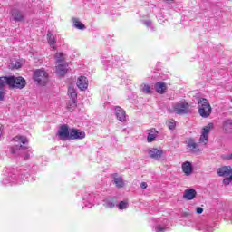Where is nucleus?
Instances as JSON below:
<instances>
[{
    "label": "nucleus",
    "instance_id": "obj_1",
    "mask_svg": "<svg viewBox=\"0 0 232 232\" xmlns=\"http://www.w3.org/2000/svg\"><path fill=\"white\" fill-rule=\"evenodd\" d=\"M9 88H17L18 90H23L26 87V80L22 76H2L0 77V89L5 88V86ZM0 101H5V92L0 90Z\"/></svg>",
    "mask_w": 232,
    "mask_h": 232
},
{
    "label": "nucleus",
    "instance_id": "obj_2",
    "mask_svg": "<svg viewBox=\"0 0 232 232\" xmlns=\"http://www.w3.org/2000/svg\"><path fill=\"white\" fill-rule=\"evenodd\" d=\"M191 111V104L186 101L178 102L170 110V113H176V115H188Z\"/></svg>",
    "mask_w": 232,
    "mask_h": 232
},
{
    "label": "nucleus",
    "instance_id": "obj_3",
    "mask_svg": "<svg viewBox=\"0 0 232 232\" xmlns=\"http://www.w3.org/2000/svg\"><path fill=\"white\" fill-rule=\"evenodd\" d=\"M198 110L200 117H202L203 119H208V117H210L211 112L213 111V108H211L209 101L206 98L198 100Z\"/></svg>",
    "mask_w": 232,
    "mask_h": 232
},
{
    "label": "nucleus",
    "instance_id": "obj_4",
    "mask_svg": "<svg viewBox=\"0 0 232 232\" xmlns=\"http://www.w3.org/2000/svg\"><path fill=\"white\" fill-rule=\"evenodd\" d=\"M218 177H227L223 179V184L225 186H229L232 182V167L231 166H223L217 169Z\"/></svg>",
    "mask_w": 232,
    "mask_h": 232
},
{
    "label": "nucleus",
    "instance_id": "obj_5",
    "mask_svg": "<svg viewBox=\"0 0 232 232\" xmlns=\"http://www.w3.org/2000/svg\"><path fill=\"white\" fill-rule=\"evenodd\" d=\"M215 128V124L213 122L208 123L207 126L202 128L201 135L199 138V144H203L206 146L208 142H209V133H211V130Z\"/></svg>",
    "mask_w": 232,
    "mask_h": 232
},
{
    "label": "nucleus",
    "instance_id": "obj_6",
    "mask_svg": "<svg viewBox=\"0 0 232 232\" xmlns=\"http://www.w3.org/2000/svg\"><path fill=\"white\" fill-rule=\"evenodd\" d=\"M34 79L40 86H44L48 82V72L44 69H38L34 73Z\"/></svg>",
    "mask_w": 232,
    "mask_h": 232
},
{
    "label": "nucleus",
    "instance_id": "obj_7",
    "mask_svg": "<svg viewBox=\"0 0 232 232\" xmlns=\"http://www.w3.org/2000/svg\"><path fill=\"white\" fill-rule=\"evenodd\" d=\"M57 135L61 140H70V130L67 124H63L58 130Z\"/></svg>",
    "mask_w": 232,
    "mask_h": 232
},
{
    "label": "nucleus",
    "instance_id": "obj_8",
    "mask_svg": "<svg viewBox=\"0 0 232 232\" xmlns=\"http://www.w3.org/2000/svg\"><path fill=\"white\" fill-rule=\"evenodd\" d=\"M84 137H86V133L83 130L75 128L70 129L69 140L84 139Z\"/></svg>",
    "mask_w": 232,
    "mask_h": 232
},
{
    "label": "nucleus",
    "instance_id": "obj_9",
    "mask_svg": "<svg viewBox=\"0 0 232 232\" xmlns=\"http://www.w3.org/2000/svg\"><path fill=\"white\" fill-rule=\"evenodd\" d=\"M148 153L150 159H154V160H160V159H162V155L164 154V150L162 148H151L148 150Z\"/></svg>",
    "mask_w": 232,
    "mask_h": 232
},
{
    "label": "nucleus",
    "instance_id": "obj_10",
    "mask_svg": "<svg viewBox=\"0 0 232 232\" xmlns=\"http://www.w3.org/2000/svg\"><path fill=\"white\" fill-rule=\"evenodd\" d=\"M187 150H188V151H191L192 153H198V151H200L198 143H197L195 139L192 138L188 139L187 142Z\"/></svg>",
    "mask_w": 232,
    "mask_h": 232
},
{
    "label": "nucleus",
    "instance_id": "obj_11",
    "mask_svg": "<svg viewBox=\"0 0 232 232\" xmlns=\"http://www.w3.org/2000/svg\"><path fill=\"white\" fill-rule=\"evenodd\" d=\"M114 110L116 119H118L120 122H126V111H124L121 106H116Z\"/></svg>",
    "mask_w": 232,
    "mask_h": 232
},
{
    "label": "nucleus",
    "instance_id": "obj_12",
    "mask_svg": "<svg viewBox=\"0 0 232 232\" xmlns=\"http://www.w3.org/2000/svg\"><path fill=\"white\" fill-rule=\"evenodd\" d=\"M181 169L186 177H189L193 173V165L189 161H185L181 165Z\"/></svg>",
    "mask_w": 232,
    "mask_h": 232
},
{
    "label": "nucleus",
    "instance_id": "obj_13",
    "mask_svg": "<svg viewBox=\"0 0 232 232\" xmlns=\"http://www.w3.org/2000/svg\"><path fill=\"white\" fill-rule=\"evenodd\" d=\"M88 78L86 76H80L77 81V87L79 90L84 91L88 89Z\"/></svg>",
    "mask_w": 232,
    "mask_h": 232
},
{
    "label": "nucleus",
    "instance_id": "obj_14",
    "mask_svg": "<svg viewBox=\"0 0 232 232\" xmlns=\"http://www.w3.org/2000/svg\"><path fill=\"white\" fill-rule=\"evenodd\" d=\"M157 135H159V131L157 129L152 128L148 130L147 142H154L157 139Z\"/></svg>",
    "mask_w": 232,
    "mask_h": 232
},
{
    "label": "nucleus",
    "instance_id": "obj_15",
    "mask_svg": "<svg viewBox=\"0 0 232 232\" xmlns=\"http://www.w3.org/2000/svg\"><path fill=\"white\" fill-rule=\"evenodd\" d=\"M197 197V190L196 189H186L183 194V198L185 200H193Z\"/></svg>",
    "mask_w": 232,
    "mask_h": 232
},
{
    "label": "nucleus",
    "instance_id": "obj_16",
    "mask_svg": "<svg viewBox=\"0 0 232 232\" xmlns=\"http://www.w3.org/2000/svg\"><path fill=\"white\" fill-rule=\"evenodd\" d=\"M156 92L160 93V95H163V93H166V90H168V86L164 82H157L155 85Z\"/></svg>",
    "mask_w": 232,
    "mask_h": 232
},
{
    "label": "nucleus",
    "instance_id": "obj_17",
    "mask_svg": "<svg viewBox=\"0 0 232 232\" xmlns=\"http://www.w3.org/2000/svg\"><path fill=\"white\" fill-rule=\"evenodd\" d=\"M68 64L63 63V64H59L56 67V73L57 75H60L61 77H64L66 75V72H68Z\"/></svg>",
    "mask_w": 232,
    "mask_h": 232
},
{
    "label": "nucleus",
    "instance_id": "obj_18",
    "mask_svg": "<svg viewBox=\"0 0 232 232\" xmlns=\"http://www.w3.org/2000/svg\"><path fill=\"white\" fill-rule=\"evenodd\" d=\"M11 15L14 19V21H24V16H23V13H21V11L17 10V9H13L11 12Z\"/></svg>",
    "mask_w": 232,
    "mask_h": 232
},
{
    "label": "nucleus",
    "instance_id": "obj_19",
    "mask_svg": "<svg viewBox=\"0 0 232 232\" xmlns=\"http://www.w3.org/2000/svg\"><path fill=\"white\" fill-rule=\"evenodd\" d=\"M112 177L116 188H124V179H122V177L119 176L117 173L113 174Z\"/></svg>",
    "mask_w": 232,
    "mask_h": 232
},
{
    "label": "nucleus",
    "instance_id": "obj_20",
    "mask_svg": "<svg viewBox=\"0 0 232 232\" xmlns=\"http://www.w3.org/2000/svg\"><path fill=\"white\" fill-rule=\"evenodd\" d=\"M47 41L53 50H57V46H55V44H57V39H55V36H53V34L50 33L47 34Z\"/></svg>",
    "mask_w": 232,
    "mask_h": 232
},
{
    "label": "nucleus",
    "instance_id": "obj_21",
    "mask_svg": "<svg viewBox=\"0 0 232 232\" xmlns=\"http://www.w3.org/2000/svg\"><path fill=\"white\" fill-rule=\"evenodd\" d=\"M223 130L226 133H232V120L227 119L223 121Z\"/></svg>",
    "mask_w": 232,
    "mask_h": 232
},
{
    "label": "nucleus",
    "instance_id": "obj_22",
    "mask_svg": "<svg viewBox=\"0 0 232 232\" xmlns=\"http://www.w3.org/2000/svg\"><path fill=\"white\" fill-rule=\"evenodd\" d=\"M68 95L70 100L77 101V91H75V88L72 85L68 88Z\"/></svg>",
    "mask_w": 232,
    "mask_h": 232
},
{
    "label": "nucleus",
    "instance_id": "obj_23",
    "mask_svg": "<svg viewBox=\"0 0 232 232\" xmlns=\"http://www.w3.org/2000/svg\"><path fill=\"white\" fill-rule=\"evenodd\" d=\"M72 21L74 28H77L78 30H84V28H86L84 24H82V22L79 21L77 18H72Z\"/></svg>",
    "mask_w": 232,
    "mask_h": 232
},
{
    "label": "nucleus",
    "instance_id": "obj_24",
    "mask_svg": "<svg viewBox=\"0 0 232 232\" xmlns=\"http://www.w3.org/2000/svg\"><path fill=\"white\" fill-rule=\"evenodd\" d=\"M76 108H77V100H69L67 103L68 111H74Z\"/></svg>",
    "mask_w": 232,
    "mask_h": 232
},
{
    "label": "nucleus",
    "instance_id": "obj_25",
    "mask_svg": "<svg viewBox=\"0 0 232 232\" xmlns=\"http://www.w3.org/2000/svg\"><path fill=\"white\" fill-rule=\"evenodd\" d=\"M14 142H21L22 144L28 143V139L25 136L17 135L13 138Z\"/></svg>",
    "mask_w": 232,
    "mask_h": 232
},
{
    "label": "nucleus",
    "instance_id": "obj_26",
    "mask_svg": "<svg viewBox=\"0 0 232 232\" xmlns=\"http://www.w3.org/2000/svg\"><path fill=\"white\" fill-rule=\"evenodd\" d=\"M54 58L56 63H63L64 61V54L63 53H56Z\"/></svg>",
    "mask_w": 232,
    "mask_h": 232
},
{
    "label": "nucleus",
    "instance_id": "obj_27",
    "mask_svg": "<svg viewBox=\"0 0 232 232\" xmlns=\"http://www.w3.org/2000/svg\"><path fill=\"white\" fill-rule=\"evenodd\" d=\"M26 150L27 148L25 146L20 145V146H15V147H12L10 149V153H12L13 155H14V153H16L18 151V150Z\"/></svg>",
    "mask_w": 232,
    "mask_h": 232
},
{
    "label": "nucleus",
    "instance_id": "obj_28",
    "mask_svg": "<svg viewBox=\"0 0 232 232\" xmlns=\"http://www.w3.org/2000/svg\"><path fill=\"white\" fill-rule=\"evenodd\" d=\"M128 208V201H121L118 205V209H126Z\"/></svg>",
    "mask_w": 232,
    "mask_h": 232
},
{
    "label": "nucleus",
    "instance_id": "obj_29",
    "mask_svg": "<svg viewBox=\"0 0 232 232\" xmlns=\"http://www.w3.org/2000/svg\"><path fill=\"white\" fill-rule=\"evenodd\" d=\"M168 126H169V130H175V128H176V126H177V122L175 121V120H170V121H169Z\"/></svg>",
    "mask_w": 232,
    "mask_h": 232
},
{
    "label": "nucleus",
    "instance_id": "obj_30",
    "mask_svg": "<svg viewBox=\"0 0 232 232\" xmlns=\"http://www.w3.org/2000/svg\"><path fill=\"white\" fill-rule=\"evenodd\" d=\"M143 93H151V87L148 84H145L142 88Z\"/></svg>",
    "mask_w": 232,
    "mask_h": 232
},
{
    "label": "nucleus",
    "instance_id": "obj_31",
    "mask_svg": "<svg viewBox=\"0 0 232 232\" xmlns=\"http://www.w3.org/2000/svg\"><path fill=\"white\" fill-rule=\"evenodd\" d=\"M196 212L198 213V215H201V213H204V208L198 207V208L196 209Z\"/></svg>",
    "mask_w": 232,
    "mask_h": 232
},
{
    "label": "nucleus",
    "instance_id": "obj_32",
    "mask_svg": "<svg viewBox=\"0 0 232 232\" xmlns=\"http://www.w3.org/2000/svg\"><path fill=\"white\" fill-rule=\"evenodd\" d=\"M157 231H160V232H164L166 231V228L162 226H158L157 227Z\"/></svg>",
    "mask_w": 232,
    "mask_h": 232
},
{
    "label": "nucleus",
    "instance_id": "obj_33",
    "mask_svg": "<svg viewBox=\"0 0 232 232\" xmlns=\"http://www.w3.org/2000/svg\"><path fill=\"white\" fill-rule=\"evenodd\" d=\"M140 188L141 189H146V188H148V184L146 182H141Z\"/></svg>",
    "mask_w": 232,
    "mask_h": 232
},
{
    "label": "nucleus",
    "instance_id": "obj_34",
    "mask_svg": "<svg viewBox=\"0 0 232 232\" xmlns=\"http://www.w3.org/2000/svg\"><path fill=\"white\" fill-rule=\"evenodd\" d=\"M14 68H16V70H18V68H21V63L15 62Z\"/></svg>",
    "mask_w": 232,
    "mask_h": 232
},
{
    "label": "nucleus",
    "instance_id": "obj_35",
    "mask_svg": "<svg viewBox=\"0 0 232 232\" xmlns=\"http://www.w3.org/2000/svg\"><path fill=\"white\" fill-rule=\"evenodd\" d=\"M225 159H227V160H232V152H231V154L225 156Z\"/></svg>",
    "mask_w": 232,
    "mask_h": 232
},
{
    "label": "nucleus",
    "instance_id": "obj_36",
    "mask_svg": "<svg viewBox=\"0 0 232 232\" xmlns=\"http://www.w3.org/2000/svg\"><path fill=\"white\" fill-rule=\"evenodd\" d=\"M165 1H169V2H171V1H173V0H165Z\"/></svg>",
    "mask_w": 232,
    "mask_h": 232
},
{
    "label": "nucleus",
    "instance_id": "obj_37",
    "mask_svg": "<svg viewBox=\"0 0 232 232\" xmlns=\"http://www.w3.org/2000/svg\"><path fill=\"white\" fill-rule=\"evenodd\" d=\"M211 231H213V228H211Z\"/></svg>",
    "mask_w": 232,
    "mask_h": 232
}]
</instances>
